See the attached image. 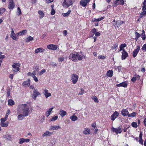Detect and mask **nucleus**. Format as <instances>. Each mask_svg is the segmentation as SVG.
<instances>
[{"instance_id": "nucleus-27", "label": "nucleus", "mask_w": 146, "mask_h": 146, "mask_svg": "<svg viewBox=\"0 0 146 146\" xmlns=\"http://www.w3.org/2000/svg\"><path fill=\"white\" fill-rule=\"evenodd\" d=\"M59 114L62 117H63L66 115L67 113L65 111L62 110H60Z\"/></svg>"}, {"instance_id": "nucleus-61", "label": "nucleus", "mask_w": 146, "mask_h": 146, "mask_svg": "<svg viewBox=\"0 0 146 146\" xmlns=\"http://www.w3.org/2000/svg\"><path fill=\"white\" fill-rule=\"evenodd\" d=\"M53 1L54 0H46L45 2L47 3H50L53 2Z\"/></svg>"}, {"instance_id": "nucleus-24", "label": "nucleus", "mask_w": 146, "mask_h": 146, "mask_svg": "<svg viewBox=\"0 0 146 146\" xmlns=\"http://www.w3.org/2000/svg\"><path fill=\"white\" fill-rule=\"evenodd\" d=\"M91 133L90 130L89 128H86L83 131V133L86 135H89Z\"/></svg>"}, {"instance_id": "nucleus-49", "label": "nucleus", "mask_w": 146, "mask_h": 146, "mask_svg": "<svg viewBox=\"0 0 146 146\" xmlns=\"http://www.w3.org/2000/svg\"><path fill=\"white\" fill-rule=\"evenodd\" d=\"M5 10L6 9L4 8H0V14H2L5 11Z\"/></svg>"}, {"instance_id": "nucleus-53", "label": "nucleus", "mask_w": 146, "mask_h": 146, "mask_svg": "<svg viewBox=\"0 0 146 146\" xmlns=\"http://www.w3.org/2000/svg\"><path fill=\"white\" fill-rule=\"evenodd\" d=\"M6 120V118H1V123L3 124V123H4Z\"/></svg>"}, {"instance_id": "nucleus-62", "label": "nucleus", "mask_w": 146, "mask_h": 146, "mask_svg": "<svg viewBox=\"0 0 146 146\" xmlns=\"http://www.w3.org/2000/svg\"><path fill=\"white\" fill-rule=\"evenodd\" d=\"M104 17H102L100 18L97 19V21L98 22L99 21H100L101 20L104 19Z\"/></svg>"}, {"instance_id": "nucleus-17", "label": "nucleus", "mask_w": 146, "mask_h": 146, "mask_svg": "<svg viewBox=\"0 0 146 146\" xmlns=\"http://www.w3.org/2000/svg\"><path fill=\"white\" fill-rule=\"evenodd\" d=\"M9 8L10 9H12L15 6V4L13 0H9Z\"/></svg>"}, {"instance_id": "nucleus-57", "label": "nucleus", "mask_w": 146, "mask_h": 146, "mask_svg": "<svg viewBox=\"0 0 146 146\" xmlns=\"http://www.w3.org/2000/svg\"><path fill=\"white\" fill-rule=\"evenodd\" d=\"M50 64L52 66H56L57 65V64L55 62H50Z\"/></svg>"}, {"instance_id": "nucleus-32", "label": "nucleus", "mask_w": 146, "mask_h": 146, "mask_svg": "<svg viewBox=\"0 0 146 146\" xmlns=\"http://www.w3.org/2000/svg\"><path fill=\"white\" fill-rule=\"evenodd\" d=\"M142 33L140 35V36L143 40H145L146 38L145 32L144 30H143L142 31Z\"/></svg>"}, {"instance_id": "nucleus-37", "label": "nucleus", "mask_w": 146, "mask_h": 146, "mask_svg": "<svg viewBox=\"0 0 146 146\" xmlns=\"http://www.w3.org/2000/svg\"><path fill=\"white\" fill-rule=\"evenodd\" d=\"M33 38L31 36H29L26 39H25V41L27 42H28L30 41H31L33 40Z\"/></svg>"}, {"instance_id": "nucleus-64", "label": "nucleus", "mask_w": 146, "mask_h": 146, "mask_svg": "<svg viewBox=\"0 0 146 146\" xmlns=\"http://www.w3.org/2000/svg\"><path fill=\"white\" fill-rule=\"evenodd\" d=\"M126 45L125 44H122L120 46V47H121L123 48H124L126 47Z\"/></svg>"}, {"instance_id": "nucleus-6", "label": "nucleus", "mask_w": 146, "mask_h": 146, "mask_svg": "<svg viewBox=\"0 0 146 146\" xmlns=\"http://www.w3.org/2000/svg\"><path fill=\"white\" fill-rule=\"evenodd\" d=\"M96 29L94 28L92 29L91 32V36L92 37L94 36V35L95 34L96 36H99L100 35V33L99 32H96Z\"/></svg>"}, {"instance_id": "nucleus-9", "label": "nucleus", "mask_w": 146, "mask_h": 146, "mask_svg": "<svg viewBox=\"0 0 146 146\" xmlns=\"http://www.w3.org/2000/svg\"><path fill=\"white\" fill-rule=\"evenodd\" d=\"M47 47L49 50H55L57 49L58 46L57 45L52 44L47 45Z\"/></svg>"}, {"instance_id": "nucleus-20", "label": "nucleus", "mask_w": 146, "mask_h": 146, "mask_svg": "<svg viewBox=\"0 0 146 146\" xmlns=\"http://www.w3.org/2000/svg\"><path fill=\"white\" fill-rule=\"evenodd\" d=\"M17 113L18 115V119L19 120H22L24 118V117H26L27 116L23 114L22 113H19L17 112Z\"/></svg>"}, {"instance_id": "nucleus-26", "label": "nucleus", "mask_w": 146, "mask_h": 146, "mask_svg": "<svg viewBox=\"0 0 146 146\" xmlns=\"http://www.w3.org/2000/svg\"><path fill=\"white\" fill-rule=\"evenodd\" d=\"M113 71L111 70H109L107 71L106 73L107 76L109 77H111L113 75Z\"/></svg>"}, {"instance_id": "nucleus-52", "label": "nucleus", "mask_w": 146, "mask_h": 146, "mask_svg": "<svg viewBox=\"0 0 146 146\" xmlns=\"http://www.w3.org/2000/svg\"><path fill=\"white\" fill-rule=\"evenodd\" d=\"M46 72V70L44 69H42L40 72H38V74L39 75H41L43 73Z\"/></svg>"}, {"instance_id": "nucleus-48", "label": "nucleus", "mask_w": 146, "mask_h": 146, "mask_svg": "<svg viewBox=\"0 0 146 146\" xmlns=\"http://www.w3.org/2000/svg\"><path fill=\"white\" fill-rule=\"evenodd\" d=\"M36 74L35 73V72H33V73L29 72L27 73V75L28 76H31L32 77H33V76L34 75H35Z\"/></svg>"}, {"instance_id": "nucleus-13", "label": "nucleus", "mask_w": 146, "mask_h": 146, "mask_svg": "<svg viewBox=\"0 0 146 146\" xmlns=\"http://www.w3.org/2000/svg\"><path fill=\"white\" fill-rule=\"evenodd\" d=\"M90 0H81L80 2V4L84 7L87 5V3L89 2Z\"/></svg>"}, {"instance_id": "nucleus-3", "label": "nucleus", "mask_w": 146, "mask_h": 146, "mask_svg": "<svg viewBox=\"0 0 146 146\" xmlns=\"http://www.w3.org/2000/svg\"><path fill=\"white\" fill-rule=\"evenodd\" d=\"M74 2L73 0H64L62 6L64 8H67L72 5Z\"/></svg>"}, {"instance_id": "nucleus-11", "label": "nucleus", "mask_w": 146, "mask_h": 146, "mask_svg": "<svg viewBox=\"0 0 146 146\" xmlns=\"http://www.w3.org/2000/svg\"><path fill=\"white\" fill-rule=\"evenodd\" d=\"M119 115V113L117 111H115L111 115V120H114Z\"/></svg>"}, {"instance_id": "nucleus-51", "label": "nucleus", "mask_w": 146, "mask_h": 146, "mask_svg": "<svg viewBox=\"0 0 146 146\" xmlns=\"http://www.w3.org/2000/svg\"><path fill=\"white\" fill-rule=\"evenodd\" d=\"M64 60V57L62 56H61L58 59V61L59 62H62Z\"/></svg>"}, {"instance_id": "nucleus-39", "label": "nucleus", "mask_w": 146, "mask_h": 146, "mask_svg": "<svg viewBox=\"0 0 146 146\" xmlns=\"http://www.w3.org/2000/svg\"><path fill=\"white\" fill-rule=\"evenodd\" d=\"M35 53H37L39 52H42V48H37L35 50Z\"/></svg>"}, {"instance_id": "nucleus-36", "label": "nucleus", "mask_w": 146, "mask_h": 146, "mask_svg": "<svg viewBox=\"0 0 146 146\" xmlns=\"http://www.w3.org/2000/svg\"><path fill=\"white\" fill-rule=\"evenodd\" d=\"M135 39L136 41H137L138 38L140 36V35L139 33L137 32H135Z\"/></svg>"}, {"instance_id": "nucleus-44", "label": "nucleus", "mask_w": 146, "mask_h": 146, "mask_svg": "<svg viewBox=\"0 0 146 146\" xmlns=\"http://www.w3.org/2000/svg\"><path fill=\"white\" fill-rule=\"evenodd\" d=\"M131 125L133 127L137 128V123L136 122H133L131 123Z\"/></svg>"}, {"instance_id": "nucleus-23", "label": "nucleus", "mask_w": 146, "mask_h": 146, "mask_svg": "<svg viewBox=\"0 0 146 146\" xmlns=\"http://www.w3.org/2000/svg\"><path fill=\"white\" fill-rule=\"evenodd\" d=\"M38 13L39 15V18L42 19L44 16V14L43 11L41 10H39L38 11Z\"/></svg>"}, {"instance_id": "nucleus-30", "label": "nucleus", "mask_w": 146, "mask_h": 146, "mask_svg": "<svg viewBox=\"0 0 146 146\" xmlns=\"http://www.w3.org/2000/svg\"><path fill=\"white\" fill-rule=\"evenodd\" d=\"M142 5V10L143 11H146V0H144Z\"/></svg>"}, {"instance_id": "nucleus-40", "label": "nucleus", "mask_w": 146, "mask_h": 146, "mask_svg": "<svg viewBox=\"0 0 146 146\" xmlns=\"http://www.w3.org/2000/svg\"><path fill=\"white\" fill-rule=\"evenodd\" d=\"M10 36L13 40H16L17 36L15 33L13 34H11Z\"/></svg>"}, {"instance_id": "nucleus-55", "label": "nucleus", "mask_w": 146, "mask_h": 146, "mask_svg": "<svg viewBox=\"0 0 146 146\" xmlns=\"http://www.w3.org/2000/svg\"><path fill=\"white\" fill-rule=\"evenodd\" d=\"M129 127L130 126L129 125H128V126H126L123 129V131L124 132H126L127 131V129L129 128Z\"/></svg>"}, {"instance_id": "nucleus-58", "label": "nucleus", "mask_w": 146, "mask_h": 146, "mask_svg": "<svg viewBox=\"0 0 146 146\" xmlns=\"http://www.w3.org/2000/svg\"><path fill=\"white\" fill-rule=\"evenodd\" d=\"M98 59H102V60L104 59L105 58V57L102 56V55H99L98 57Z\"/></svg>"}, {"instance_id": "nucleus-15", "label": "nucleus", "mask_w": 146, "mask_h": 146, "mask_svg": "<svg viewBox=\"0 0 146 146\" xmlns=\"http://www.w3.org/2000/svg\"><path fill=\"white\" fill-rule=\"evenodd\" d=\"M128 53L125 50H123L122 52L121 59L122 60L125 59L128 57Z\"/></svg>"}, {"instance_id": "nucleus-16", "label": "nucleus", "mask_w": 146, "mask_h": 146, "mask_svg": "<svg viewBox=\"0 0 146 146\" xmlns=\"http://www.w3.org/2000/svg\"><path fill=\"white\" fill-rule=\"evenodd\" d=\"M31 80L30 79H28L27 80L25 81H24L22 83V85L23 86L26 87L27 86H29L30 84Z\"/></svg>"}, {"instance_id": "nucleus-14", "label": "nucleus", "mask_w": 146, "mask_h": 146, "mask_svg": "<svg viewBox=\"0 0 146 146\" xmlns=\"http://www.w3.org/2000/svg\"><path fill=\"white\" fill-rule=\"evenodd\" d=\"M43 94L45 96L46 98H48V97L51 96V94L48 92V91L46 89H45L44 90Z\"/></svg>"}, {"instance_id": "nucleus-18", "label": "nucleus", "mask_w": 146, "mask_h": 146, "mask_svg": "<svg viewBox=\"0 0 146 146\" xmlns=\"http://www.w3.org/2000/svg\"><path fill=\"white\" fill-rule=\"evenodd\" d=\"M30 139H29L21 138L19 139V143L20 144H22L25 142L28 143Z\"/></svg>"}, {"instance_id": "nucleus-45", "label": "nucleus", "mask_w": 146, "mask_h": 146, "mask_svg": "<svg viewBox=\"0 0 146 146\" xmlns=\"http://www.w3.org/2000/svg\"><path fill=\"white\" fill-rule=\"evenodd\" d=\"M8 125V122H6L5 123L1 124V126L2 127H7Z\"/></svg>"}, {"instance_id": "nucleus-2", "label": "nucleus", "mask_w": 146, "mask_h": 146, "mask_svg": "<svg viewBox=\"0 0 146 146\" xmlns=\"http://www.w3.org/2000/svg\"><path fill=\"white\" fill-rule=\"evenodd\" d=\"M69 58L74 62L80 61L83 59L86 58V56L84 55L82 52H80L71 53L69 57Z\"/></svg>"}, {"instance_id": "nucleus-47", "label": "nucleus", "mask_w": 146, "mask_h": 146, "mask_svg": "<svg viewBox=\"0 0 146 146\" xmlns=\"http://www.w3.org/2000/svg\"><path fill=\"white\" fill-rule=\"evenodd\" d=\"M21 14V11L20 8L19 7L17 8V15H20Z\"/></svg>"}, {"instance_id": "nucleus-46", "label": "nucleus", "mask_w": 146, "mask_h": 146, "mask_svg": "<svg viewBox=\"0 0 146 146\" xmlns=\"http://www.w3.org/2000/svg\"><path fill=\"white\" fill-rule=\"evenodd\" d=\"M58 118L57 116H55L52 117L50 121H54L56 120Z\"/></svg>"}, {"instance_id": "nucleus-35", "label": "nucleus", "mask_w": 146, "mask_h": 146, "mask_svg": "<svg viewBox=\"0 0 146 146\" xmlns=\"http://www.w3.org/2000/svg\"><path fill=\"white\" fill-rule=\"evenodd\" d=\"M146 15V11H143V12L140 13L139 18L143 17V16Z\"/></svg>"}, {"instance_id": "nucleus-60", "label": "nucleus", "mask_w": 146, "mask_h": 146, "mask_svg": "<svg viewBox=\"0 0 146 146\" xmlns=\"http://www.w3.org/2000/svg\"><path fill=\"white\" fill-rule=\"evenodd\" d=\"M137 79V78L136 77H133L131 79V81L133 83H134Z\"/></svg>"}, {"instance_id": "nucleus-4", "label": "nucleus", "mask_w": 146, "mask_h": 146, "mask_svg": "<svg viewBox=\"0 0 146 146\" xmlns=\"http://www.w3.org/2000/svg\"><path fill=\"white\" fill-rule=\"evenodd\" d=\"M21 66L20 63H15L12 65L13 68L12 70L14 72H16L19 71L20 70L19 67Z\"/></svg>"}, {"instance_id": "nucleus-42", "label": "nucleus", "mask_w": 146, "mask_h": 146, "mask_svg": "<svg viewBox=\"0 0 146 146\" xmlns=\"http://www.w3.org/2000/svg\"><path fill=\"white\" fill-rule=\"evenodd\" d=\"M136 113L135 112H133L132 113L130 114H129L128 117H134L136 116Z\"/></svg>"}, {"instance_id": "nucleus-41", "label": "nucleus", "mask_w": 146, "mask_h": 146, "mask_svg": "<svg viewBox=\"0 0 146 146\" xmlns=\"http://www.w3.org/2000/svg\"><path fill=\"white\" fill-rule=\"evenodd\" d=\"M71 12V11L70 10H69L68 12L65 13H64L63 15V16L64 17H66L68 16L70 14Z\"/></svg>"}, {"instance_id": "nucleus-8", "label": "nucleus", "mask_w": 146, "mask_h": 146, "mask_svg": "<svg viewBox=\"0 0 146 146\" xmlns=\"http://www.w3.org/2000/svg\"><path fill=\"white\" fill-rule=\"evenodd\" d=\"M41 94L37 89H34L33 94V98L34 100H36V97Z\"/></svg>"}, {"instance_id": "nucleus-1", "label": "nucleus", "mask_w": 146, "mask_h": 146, "mask_svg": "<svg viewBox=\"0 0 146 146\" xmlns=\"http://www.w3.org/2000/svg\"><path fill=\"white\" fill-rule=\"evenodd\" d=\"M29 110L28 106L26 104H21L18 106L17 113H22L25 115L28 116L31 113Z\"/></svg>"}, {"instance_id": "nucleus-12", "label": "nucleus", "mask_w": 146, "mask_h": 146, "mask_svg": "<svg viewBox=\"0 0 146 146\" xmlns=\"http://www.w3.org/2000/svg\"><path fill=\"white\" fill-rule=\"evenodd\" d=\"M60 128V127L59 125H51L50 127L49 130L50 131L56 130Z\"/></svg>"}, {"instance_id": "nucleus-33", "label": "nucleus", "mask_w": 146, "mask_h": 146, "mask_svg": "<svg viewBox=\"0 0 146 146\" xmlns=\"http://www.w3.org/2000/svg\"><path fill=\"white\" fill-rule=\"evenodd\" d=\"M70 119L73 121H75L78 119V118L75 115H71L70 117Z\"/></svg>"}, {"instance_id": "nucleus-50", "label": "nucleus", "mask_w": 146, "mask_h": 146, "mask_svg": "<svg viewBox=\"0 0 146 146\" xmlns=\"http://www.w3.org/2000/svg\"><path fill=\"white\" fill-rule=\"evenodd\" d=\"M118 45L117 44H115L114 46H113L111 47V49L112 50L115 49V50H116L117 49Z\"/></svg>"}, {"instance_id": "nucleus-38", "label": "nucleus", "mask_w": 146, "mask_h": 146, "mask_svg": "<svg viewBox=\"0 0 146 146\" xmlns=\"http://www.w3.org/2000/svg\"><path fill=\"white\" fill-rule=\"evenodd\" d=\"M92 99L95 102L98 103L99 102L98 99L95 96H93L92 97Z\"/></svg>"}, {"instance_id": "nucleus-54", "label": "nucleus", "mask_w": 146, "mask_h": 146, "mask_svg": "<svg viewBox=\"0 0 146 146\" xmlns=\"http://www.w3.org/2000/svg\"><path fill=\"white\" fill-rule=\"evenodd\" d=\"M141 49L143 51L146 52V44L143 45L141 48Z\"/></svg>"}, {"instance_id": "nucleus-7", "label": "nucleus", "mask_w": 146, "mask_h": 146, "mask_svg": "<svg viewBox=\"0 0 146 146\" xmlns=\"http://www.w3.org/2000/svg\"><path fill=\"white\" fill-rule=\"evenodd\" d=\"M111 130L112 132L115 133L117 134L118 133H120L122 132L121 129L120 127L115 128L112 127L111 128Z\"/></svg>"}, {"instance_id": "nucleus-21", "label": "nucleus", "mask_w": 146, "mask_h": 146, "mask_svg": "<svg viewBox=\"0 0 146 146\" xmlns=\"http://www.w3.org/2000/svg\"><path fill=\"white\" fill-rule=\"evenodd\" d=\"M116 86L118 87H123L125 88L127 87V85L126 82H124L117 85Z\"/></svg>"}, {"instance_id": "nucleus-28", "label": "nucleus", "mask_w": 146, "mask_h": 146, "mask_svg": "<svg viewBox=\"0 0 146 146\" xmlns=\"http://www.w3.org/2000/svg\"><path fill=\"white\" fill-rule=\"evenodd\" d=\"M27 31L26 30H23L22 31L19 32L17 33V35H19V36H22L23 35H25Z\"/></svg>"}, {"instance_id": "nucleus-10", "label": "nucleus", "mask_w": 146, "mask_h": 146, "mask_svg": "<svg viewBox=\"0 0 146 146\" xmlns=\"http://www.w3.org/2000/svg\"><path fill=\"white\" fill-rule=\"evenodd\" d=\"M140 47L139 46H137L136 49H135L133 52V56L134 57H135L137 55L138 52L139 51Z\"/></svg>"}, {"instance_id": "nucleus-43", "label": "nucleus", "mask_w": 146, "mask_h": 146, "mask_svg": "<svg viewBox=\"0 0 146 146\" xmlns=\"http://www.w3.org/2000/svg\"><path fill=\"white\" fill-rule=\"evenodd\" d=\"M5 137L6 139L9 140H11L12 139L11 135L9 134H7L5 135Z\"/></svg>"}, {"instance_id": "nucleus-63", "label": "nucleus", "mask_w": 146, "mask_h": 146, "mask_svg": "<svg viewBox=\"0 0 146 146\" xmlns=\"http://www.w3.org/2000/svg\"><path fill=\"white\" fill-rule=\"evenodd\" d=\"M33 78L34 79V80H35V81L36 82H37L38 81V79L37 77L34 75L33 76Z\"/></svg>"}, {"instance_id": "nucleus-34", "label": "nucleus", "mask_w": 146, "mask_h": 146, "mask_svg": "<svg viewBox=\"0 0 146 146\" xmlns=\"http://www.w3.org/2000/svg\"><path fill=\"white\" fill-rule=\"evenodd\" d=\"M15 104L14 102L12 99L9 100L8 101V104L9 106H12Z\"/></svg>"}, {"instance_id": "nucleus-59", "label": "nucleus", "mask_w": 146, "mask_h": 146, "mask_svg": "<svg viewBox=\"0 0 146 146\" xmlns=\"http://www.w3.org/2000/svg\"><path fill=\"white\" fill-rule=\"evenodd\" d=\"M123 68V67L121 66H118L117 67L116 69H117L118 71H120L122 70Z\"/></svg>"}, {"instance_id": "nucleus-22", "label": "nucleus", "mask_w": 146, "mask_h": 146, "mask_svg": "<svg viewBox=\"0 0 146 146\" xmlns=\"http://www.w3.org/2000/svg\"><path fill=\"white\" fill-rule=\"evenodd\" d=\"M143 135V133L142 132H140L139 136V140L138 142L139 143L142 145H143V141L142 139V135Z\"/></svg>"}, {"instance_id": "nucleus-31", "label": "nucleus", "mask_w": 146, "mask_h": 146, "mask_svg": "<svg viewBox=\"0 0 146 146\" xmlns=\"http://www.w3.org/2000/svg\"><path fill=\"white\" fill-rule=\"evenodd\" d=\"M51 134V133L50 132L48 131H47L43 134L42 136L43 137L46 136H50Z\"/></svg>"}, {"instance_id": "nucleus-5", "label": "nucleus", "mask_w": 146, "mask_h": 146, "mask_svg": "<svg viewBox=\"0 0 146 146\" xmlns=\"http://www.w3.org/2000/svg\"><path fill=\"white\" fill-rule=\"evenodd\" d=\"M78 78V76L75 74H73L71 75V79L73 84H75L77 82Z\"/></svg>"}, {"instance_id": "nucleus-29", "label": "nucleus", "mask_w": 146, "mask_h": 146, "mask_svg": "<svg viewBox=\"0 0 146 146\" xmlns=\"http://www.w3.org/2000/svg\"><path fill=\"white\" fill-rule=\"evenodd\" d=\"M124 23V21H122L118 20L116 21V23L117 27L118 28L120 26Z\"/></svg>"}, {"instance_id": "nucleus-19", "label": "nucleus", "mask_w": 146, "mask_h": 146, "mask_svg": "<svg viewBox=\"0 0 146 146\" xmlns=\"http://www.w3.org/2000/svg\"><path fill=\"white\" fill-rule=\"evenodd\" d=\"M121 114L123 116H126L128 115L129 113L128 110L126 109H123L121 111Z\"/></svg>"}, {"instance_id": "nucleus-25", "label": "nucleus", "mask_w": 146, "mask_h": 146, "mask_svg": "<svg viewBox=\"0 0 146 146\" xmlns=\"http://www.w3.org/2000/svg\"><path fill=\"white\" fill-rule=\"evenodd\" d=\"M54 108H50L48 110L46 111L45 113V115L46 117H48L50 115L51 112H52V110Z\"/></svg>"}, {"instance_id": "nucleus-56", "label": "nucleus", "mask_w": 146, "mask_h": 146, "mask_svg": "<svg viewBox=\"0 0 146 146\" xmlns=\"http://www.w3.org/2000/svg\"><path fill=\"white\" fill-rule=\"evenodd\" d=\"M85 92L84 90L82 89H81L80 92L79 94L80 95H82Z\"/></svg>"}]
</instances>
